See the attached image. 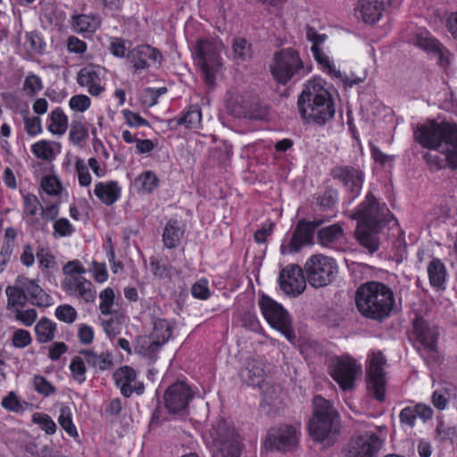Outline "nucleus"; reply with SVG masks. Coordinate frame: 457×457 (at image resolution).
<instances>
[{
	"label": "nucleus",
	"instance_id": "4c0bfd02",
	"mask_svg": "<svg viewBox=\"0 0 457 457\" xmlns=\"http://www.w3.org/2000/svg\"><path fill=\"white\" fill-rule=\"evenodd\" d=\"M429 282L434 287H442L446 278V269L441 260L435 258L428 266Z\"/></svg>",
	"mask_w": 457,
	"mask_h": 457
},
{
	"label": "nucleus",
	"instance_id": "c9c22d12",
	"mask_svg": "<svg viewBox=\"0 0 457 457\" xmlns=\"http://www.w3.org/2000/svg\"><path fill=\"white\" fill-rule=\"evenodd\" d=\"M71 24L78 33H92L99 27L100 20L96 15L77 14L71 17Z\"/></svg>",
	"mask_w": 457,
	"mask_h": 457
},
{
	"label": "nucleus",
	"instance_id": "2eb2a0df",
	"mask_svg": "<svg viewBox=\"0 0 457 457\" xmlns=\"http://www.w3.org/2000/svg\"><path fill=\"white\" fill-rule=\"evenodd\" d=\"M330 176L344 187L353 199L361 194L365 173L359 165H337L331 170Z\"/></svg>",
	"mask_w": 457,
	"mask_h": 457
},
{
	"label": "nucleus",
	"instance_id": "e2e57ef3",
	"mask_svg": "<svg viewBox=\"0 0 457 457\" xmlns=\"http://www.w3.org/2000/svg\"><path fill=\"white\" fill-rule=\"evenodd\" d=\"M75 169L78 173L79 183L81 187H87L91 184V175L88 167L82 159H78L75 162Z\"/></svg>",
	"mask_w": 457,
	"mask_h": 457
},
{
	"label": "nucleus",
	"instance_id": "79ce46f5",
	"mask_svg": "<svg viewBox=\"0 0 457 457\" xmlns=\"http://www.w3.org/2000/svg\"><path fill=\"white\" fill-rule=\"evenodd\" d=\"M311 52L314 60L321 66L323 71H326L330 76L334 77L336 74L340 75V71L337 70L335 64L330 61L329 57L322 51L320 46L312 45Z\"/></svg>",
	"mask_w": 457,
	"mask_h": 457
},
{
	"label": "nucleus",
	"instance_id": "6ab92c4d",
	"mask_svg": "<svg viewBox=\"0 0 457 457\" xmlns=\"http://www.w3.org/2000/svg\"><path fill=\"white\" fill-rule=\"evenodd\" d=\"M361 372V366L353 359L345 357L337 361L331 377L344 391H348L354 387V382Z\"/></svg>",
	"mask_w": 457,
	"mask_h": 457
},
{
	"label": "nucleus",
	"instance_id": "5701e85b",
	"mask_svg": "<svg viewBox=\"0 0 457 457\" xmlns=\"http://www.w3.org/2000/svg\"><path fill=\"white\" fill-rule=\"evenodd\" d=\"M403 0H359L356 12H359L361 20L367 24L378 22L386 10L387 4L398 5Z\"/></svg>",
	"mask_w": 457,
	"mask_h": 457
},
{
	"label": "nucleus",
	"instance_id": "9d476101",
	"mask_svg": "<svg viewBox=\"0 0 457 457\" xmlns=\"http://www.w3.org/2000/svg\"><path fill=\"white\" fill-rule=\"evenodd\" d=\"M410 338L412 340L414 348L421 355L432 356L437 352L439 328L436 324L422 317H417L413 320Z\"/></svg>",
	"mask_w": 457,
	"mask_h": 457
},
{
	"label": "nucleus",
	"instance_id": "b1692460",
	"mask_svg": "<svg viewBox=\"0 0 457 457\" xmlns=\"http://www.w3.org/2000/svg\"><path fill=\"white\" fill-rule=\"evenodd\" d=\"M116 386L120 388L121 395L124 397H129L133 393L141 395L144 392V385L142 383H136L137 372L129 366H122L118 369L114 374Z\"/></svg>",
	"mask_w": 457,
	"mask_h": 457
},
{
	"label": "nucleus",
	"instance_id": "20e7f679",
	"mask_svg": "<svg viewBox=\"0 0 457 457\" xmlns=\"http://www.w3.org/2000/svg\"><path fill=\"white\" fill-rule=\"evenodd\" d=\"M312 408V416L308 422L310 436L319 442L337 436L341 430V420L333 404L321 395H315Z\"/></svg>",
	"mask_w": 457,
	"mask_h": 457
},
{
	"label": "nucleus",
	"instance_id": "0eeeda50",
	"mask_svg": "<svg viewBox=\"0 0 457 457\" xmlns=\"http://www.w3.org/2000/svg\"><path fill=\"white\" fill-rule=\"evenodd\" d=\"M64 278L62 287L71 296L83 299L86 303H92L96 299V290L93 284L83 277L86 269L79 260L68 262L62 267Z\"/></svg>",
	"mask_w": 457,
	"mask_h": 457
},
{
	"label": "nucleus",
	"instance_id": "aec40b11",
	"mask_svg": "<svg viewBox=\"0 0 457 457\" xmlns=\"http://www.w3.org/2000/svg\"><path fill=\"white\" fill-rule=\"evenodd\" d=\"M280 289L289 296L301 295L306 287V280L303 270L296 264H290L283 268L278 276Z\"/></svg>",
	"mask_w": 457,
	"mask_h": 457
},
{
	"label": "nucleus",
	"instance_id": "0e129e2a",
	"mask_svg": "<svg viewBox=\"0 0 457 457\" xmlns=\"http://www.w3.org/2000/svg\"><path fill=\"white\" fill-rule=\"evenodd\" d=\"M32 338L28 330L19 328L12 336V344L16 348H25L31 344Z\"/></svg>",
	"mask_w": 457,
	"mask_h": 457
},
{
	"label": "nucleus",
	"instance_id": "f3484780",
	"mask_svg": "<svg viewBox=\"0 0 457 457\" xmlns=\"http://www.w3.org/2000/svg\"><path fill=\"white\" fill-rule=\"evenodd\" d=\"M300 431L295 426L282 424L271 428L266 436L265 447L270 450L287 452L293 450L298 444Z\"/></svg>",
	"mask_w": 457,
	"mask_h": 457
},
{
	"label": "nucleus",
	"instance_id": "3c124183",
	"mask_svg": "<svg viewBox=\"0 0 457 457\" xmlns=\"http://www.w3.org/2000/svg\"><path fill=\"white\" fill-rule=\"evenodd\" d=\"M32 422L38 425L47 435H53L56 432L57 426L48 414L36 412L32 415Z\"/></svg>",
	"mask_w": 457,
	"mask_h": 457
},
{
	"label": "nucleus",
	"instance_id": "bb28decb",
	"mask_svg": "<svg viewBox=\"0 0 457 457\" xmlns=\"http://www.w3.org/2000/svg\"><path fill=\"white\" fill-rule=\"evenodd\" d=\"M383 225L357 223L355 237L361 245L370 253H375L379 247L378 233Z\"/></svg>",
	"mask_w": 457,
	"mask_h": 457
},
{
	"label": "nucleus",
	"instance_id": "680f3d73",
	"mask_svg": "<svg viewBox=\"0 0 457 457\" xmlns=\"http://www.w3.org/2000/svg\"><path fill=\"white\" fill-rule=\"evenodd\" d=\"M35 390L44 396H49L54 393V386L43 376L36 375L33 378Z\"/></svg>",
	"mask_w": 457,
	"mask_h": 457
},
{
	"label": "nucleus",
	"instance_id": "cd10ccee",
	"mask_svg": "<svg viewBox=\"0 0 457 457\" xmlns=\"http://www.w3.org/2000/svg\"><path fill=\"white\" fill-rule=\"evenodd\" d=\"M415 45L428 53L436 54L441 66L445 67L449 64V52L428 32L418 34L415 38Z\"/></svg>",
	"mask_w": 457,
	"mask_h": 457
},
{
	"label": "nucleus",
	"instance_id": "473e14b6",
	"mask_svg": "<svg viewBox=\"0 0 457 457\" xmlns=\"http://www.w3.org/2000/svg\"><path fill=\"white\" fill-rule=\"evenodd\" d=\"M184 235V228L180 226L179 220H170L163 229L162 242L166 248L172 249L177 247L181 237Z\"/></svg>",
	"mask_w": 457,
	"mask_h": 457
},
{
	"label": "nucleus",
	"instance_id": "dca6fc26",
	"mask_svg": "<svg viewBox=\"0 0 457 457\" xmlns=\"http://www.w3.org/2000/svg\"><path fill=\"white\" fill-rule=\"evenodd\" d=\"M195 395L189 385L185 382H176L164 393L165 408L170 413L184 416L188 413V405Z\"/></svg>",
	"mask_w": 457,
	"mask_h": 457
},
{
	"label": "nucleus",
	"instance_id": "69168bd1",
	"mask_svg": "<svg viewBox=\"0 0 457 457\" xmlns=\"http://www.w3.org/2000/svg\"><path fill=\"white\" fill-rule=\"evenodd\" d=\"M43 190L50 195H57L62 190L60 181L54 176L44 177L41 181Z\"/></svg>",
	"mask_w": 457,
	"mask_h": 457
},
{
	"label": "nucleus",
	"instance_id": "bf43d9fd",
	"mask_svg": "<svg viewBox=\"0 0 457 457\" xmlns=\"http://www.w3.org/2000/svg\"><path fill=\"white\" fill-rule=\"evenodd\" d=\"M101 300L99 304V310L103 314L108 315L112 312V306L114 301V292L112 288L107 287L104 289L100 295Z\"/></svg>",
	"mask_w": 457,
	"mask_h": 457
},
{
	"label": "nucleus",
	"instance_id": "2f4dec72",
	"mask_svg": "<svg viewBox=\"0 0 457 457\" xmlns=\"http://www.w3.org/2000/svg\"><path fill=\"white\" fill-rule=\"evenodd\" d=\"M26 282L27 293L29 295V302L38 307L46 308L54 303L53 297L48 295L35 280L23 279Z\"/></svg>",
	"mask_w": 457,
	"mask_h": 457
},
{
	"label": "nucleus",
	"instance_id": "6e6d98bb",
	"mask_svg": "<svg viewBox=\"0 0 457 457\" xmlns=\"http://www.w3.org/2000/svg\"><path fill=\"white\" fill-rule=\"evenodd\" d=\"M36 256L37 258L38 266L42 272H45L49 269L54 268V266L55 265L54 257L47 248H38Z\"/></svg>",
	"mask_w": 457,
	"mask_h": 457
},
{
	"label": "nucleus",
	"instance_id": "5fc2aeb1",
	"mask_svg": "<svg viewBox=\"0 0 457 457\" xmlns=\"http://www.w3.org/2000/svg\"><path fill=\"white\" fill-rule=\"evenodd\" d=\"M43 89V82L39 76L29 73L26 76L23 83V90L27 95L32 96Z\"/></svg>",
	"mask_w": 457,
	"mask_h": 457
},
{
	"label": "nucleus",
	"instance_id": "6e6552de",
	"mask_svg": "<svg viewBox=\"0 0 457 457\" xmlns=\"http://www.w3.org/2000/svg\"><path fill=\"white\" fill-rule=\"evenodd\" d=\"M210 437L213 457H240L237 435L225 420H220L212 426Z\"/></svg>",
	"mask_w": 457,
	"mask_h": 457
},
{
	"label": "nucleus",
	"instance_id": "a211bd4d",
	"mask_svg": "<svg viewBox=\"0 0 457 457\" xmlns=\"http://www.w3.org/2000/svg\"><path fill=\"white\" fill-rule=\"evenodd\" d=\"M382 444V440L376 433L367 431L352 438L346 455L350 457H377Z\"/></svg>",
	"mask_w": 457,
	"mask_h": 457
},
{
	"label": "nucleus",
	"instance_id": "f03ea898",
	"mask_svg": "<svg viewBox=\"0 0 457 457\" xmlns=\"http://www.w3.org/2000/svg\"><path fill=\"white\" fill-rule=\"evenodd\" d=\"M301 117L308 123L324 126L336 113L331 94L320 80L310 79L304 85L297 99Z\"/></svg>",
	"mask_w": 457,
	"mask_h": 457
},
{
	"label": "nucleus",
	"instance_id": "412c9836",
	"mask_svg": "<svg viewBox=\"0 0 457 457\" xmlns=\"http://www.w3.org/2000/svg\"><path fill=\"white\" fill-rule=\"evenodd\" d=\"M161 59V53L149 45L137 46L127 54V61L134 69V73L148 69L152 63L160 62Z\"/></svg>",
	"mask_w": 457,
	"mask_h": 457
},
{
	"label": "nucleus",
	"instance_id": "49530a36",
	"mask_svg": "<svg viewBox=\"0 0 457 457\" xmlns=\"http://www.w3.org/2000/svg\"><path fill=\"white\" fill-rule=\"evenodd\" d=\"M58 422L70 436H78L76 427L72 421V412L69 406L65 405L61 407Z\"/></svg>",
	"mask_w": 457,
	"mask_h": 457
},
{
	"label": "nucleus",
	"instance_id": "f704fd0d",
	"mask_svg": "<svg viewBox=\"0 0 457 457\" xmlns=\"http://www.w3.org/2000/svg\"><path fill=\"white\" fill-rule=\"evenodd\" d=\"M80 355H83L87 363L95 370H106L112 366V354L108 352L97 353L92 350H81Z\"/></svg>",
	"mask_w": 457,
	"mask_h": 457
},
{
	"label": "nucleus",
	"instance_id": "8fccbe9b",
	"mask_svg": "<svg viewBox=\"0 0 457 457\" xmlns=\"http://www.w3.org/2000/svg\"><path fill=\"white\" fill-rule=\"evenodd\" d=\"M436 431L440 442H449L452 445L457 443V428L455 427L449 426L443 421H439Z\"/></svg>",
	"mask_w": 457,
	"mask_h": 457
},
{
	"label": "nucleus",
	"instance_id": "f8f14e48",
	"mask_svg": "<svg viewBox=\"0 0 457 457\" xmlns=\"http://www.w3.org/2000/svg\"><path fill=\"white\" fill-rule=\"evenodd\" d=\"M389 210L385 204H380L375 195L369 192L357 208L349 214L357 223L385 225Z\"/></svg>",
	"mask_w": 457,
	"mask_h": 457
},
{
	"label": "nucleus",
	"instance_id": "39448f33",
	"mask_svg": "<svg viewBox=\"0 0 457 457\" xmlns=\"http://www.w3.org/2000/svg\"><path fill=\"white\" fill-rule=\"evenodd\" d=\"M272 79L286 86L293 79H301L312 71V66L304 63L300 53L294 47H286L273 54L270 64Z\"/></svg>",
	"mask_w": 457,
	"mask_h": 457
},
{
	"label": "nucleus",
	"instance_id": "4468645a",
	"mask_svg": "<svg viewBox=\"0 0 457 457\" xmlns=\"http://www.w3.org/2000/svg\"><path fill=\"white\" fill-rule=\"evenodd\" d=\"M329 220L328 217H315L312 220H300L287 245L282 244L280 252L282 254L297 253L303 245L311 244L316 228Z\"/></svg>",
	"mask_w": 457,
	"mask_h": 457
},
{
	"label": "nucleus",
	"instance_id": "423d86ee",
	"mask_svg": "<svg viewBox=\"0 0 457 457\" xmlns=\"http://www.w3.org/2000/svg\"><path fill=\"white\" fill-rule=\"evenodd\" d=\"M224 50L222 41L218 37L199 38L194 46L195 61L204 79L205 84L213 87L216 75L221 71Z\"/></svg>",
	"mask_w": 457,
	"mask_h": 457
},
{
	"label": "nucleus",
	"instance_id": "37998d69",
	"mask_svg": "<svg viewBox=\"0 0 457 457\" xmlns=\"http://www.w3.org/2000/svg\"><path fill=\"white\" fill-rule=\"evenodd\" d=\"M138 343L139 345L137 352L151 361H154L156 360L157 353L164 345L154 338L147 337H142Z\"/></svg>",
	"mask_w": 457,
	"mask_h": 457
},
{
	"label": "nucleus",
	"instance_id": "603ef678",
	"mask_svg": "<svg viewBox=\"0 0 457 457\" xmlns=\"http://www.w3.org/2000/svg\"><path fill=\"white\" fill-rule=\"evenodd\" d=\"M85 361V358H82L81 356H75L70 363L71 376L79 384L86 380L87 369Z\"/></svg>",
	"mask_w": 457,
	"mask_h": 457
},
{
	"label": "nucleus",
	"instance_id": "a878e982",
	"mask_svg": "<svg viewBox=\"0 0 457 457\" xmlns=\"http://www.w3.org/2000/svg\"><path fill=\"white\" fill-rule=\"evenodd\" d=\"M102 69L99 66L87 65L79 70L77 82L81 87H87L92 96H99L104 87L101 86Z\"/></svg>",
	"mask_w": 457,
	"mask_h": 457
},
{
	"label": "nucleus",
	"instance_id": "338daca9",
	"mask_svg": "<svg viewBox=\"0 0 457 457\" xmlns=\"http://www.w3.org/2000/svg\"><path fill=\"white\" fill-rule=\"evenodd\" d=\"M1 405L8 411L20 412L23 408L21 403L14 392H10L5 397L2 399Z\"/></svg>",
	"mask_w": 457,
	"mask_h": 457
},
{
	"label": "nucleus",
	"instance_id": "7c9ffc66",
	"mask_svg": "<svg viewBox=\"0 0 457 457\" xmlns=\"http://www.w3.org/2000/svg\"><path fill=\"white\" fill-rule=\"evenodd\" d=\"M121 188L116 181L98 182L94 194L104 204L112 205L120 197Z\"/></svg>",
	"mask_w": 457,
	"mask_h": 457
},
{
	"label": "nucleus",
	"instance_id": "c756f323",
	"mask_svg": "<svg viewBox=\"0 0 457 457\" xmlns=\"http://www.w3.org/2000/svg\"><path fill=\"white\" fill-rule=\"evenodd\" d=\"M262 399L261 403V411L267 415L275 414L279 409V394L280 388L277 386L270 385L269 382L262 386Z\"/></svg>",
	"mask_w": 457,
	"mask_h": 457
},
{
	"label": "nucleus",
	"instance_id": "4d7b16f0",
	"mask_svg": "<svg viewBox=\"0 0 457 457\" xmlns=\"http://www.w3.org/2000/svg\"><path fill=\"white\" fill-rule=\"evenodd\" d=\"M16 320L26 327H30L37 318V312L35 309L22 310L21 308L12 311Z\"/></svg>",
	"mask_w": 457,
	"mask_h": 457
},
{
	"label": "nucleus",
	"instance_id": "774afa93",
	"mask_svg": "<svg viewBox=\"0 0 457 457\" xmlns=\"http://www.w3.org/2000/svg\"><path fill=\"white\" fill-rule=\"evenodd\" d=\"M191 294L195 298L206 300L210 296V289L207 279L202 278L196 281L192 288Z\"/></svg>",
	"mask_w": 457,
	"mask_h": 457
},
{
	"label": "nucleus",
	"instance_id": "4be33fe9",
	"mask_svg": "<svg viewBox=\"0 0 457 457\" xmlns=\"http://www.w3.org/2000/svg\"><path fill=\"white\" fill-rule=\"evenodd\" d=\"M265 363L262 359H247L239 371L241 381L253 387L262 388L266 381Z\"/></svg>",
	"mask_w": 457,
	"mask_h": 457
},
{
	"label": "nucleus",
	"instance_id": "f257e3e1",
	"mask_svg": "<svg viewBox=\"0 0 457 457\" xmlns=\"http://www.w3.org/2000/svg\"><path fill=\"white\" fill-rule=\"evenodd\" d=\"M414 139L425 148L437 151L445 157L447 167L457 170V124L428 120L418 124Z\"/></svg>",
	"mask_w": 457,
	"mask_h": 457
},
{
	"label": "nucleus",
	"instance_id": "9b49d317",
	"mask_svg": "<svg viewBox=\"0 0 457 457\" xmlns=\"http://www.w3.org/2000/svg\"><path fill=\"white\" fill-rule=\"evenodd\" d=\"M259 305L268 323L279 331L289 342H293L295 335L287 310L280 303L265 295L260 299Z\"/></svg>",
	"mask_w": 457,
	"mask_h": 457
},
{
	"label": "nucleus",
	"instance_id": "ddd939ff",
	"mask_svg": "<svg viewBox=\"0 0 457 457\" xmlns=\"http://www.w3.org/2000/svg\"><path fill=\"white\" fill-rule=\"evenodd\" d=\"M368 387L372 392L373 396L382 402L385 399V365L386 360L381 351H372L368 355Z\"/></svg>",
	"mask_w": 457,
	"mask_h": 457
},
{
	"label": "nucleus",
	"instance_id": "a19ab883",
	"mask_svg": "<svg viewBox=\"0 0 457 457\" xmlns=\"http://www.w3.org/2000/svg\"><path fill=\"white\" fill-rule=\"evenodd\" d=\"M159 186V179L156 174L151 170L143 172L135 179V187L138 192L152 193Z\"/></svg>",
	"mask_w": 457,
	"mask_h": 457
},
{
	"label": "nucleus",
	"instance_id": "13d9d810",
	"mask_svg": "<svg viewBox=\"0 0 457 457\" xmlns=\"http://www.w3.org/2000/svg\"><path fill=\"white\" fill-rule=\"evenodd\" d=\"M42 209L37 197L33 194H28L23 196V212L27 216L35 217L38 210Z\"/></svg>",
	"mask_w": 457,
	"mask_h": 457
},
{
	"label": "nucleus",
	"instance_id": "052dcab7",
	"mask_svg": "<svg viewBox=\"0 0 457 457\" xmlns=\"http://www.w3.org/2000/svg\"><path fill=\"white\" fill-rule=\"evenodd\" d=\"M32 153L42 160H50L54 155V150L50 143L45 140L38 141L32 145Z\"/></svg>",
	"mask_w": 457,
	"mask_h": 457
},
{
	"label": "nucleus",
	"instance_id": "58836bf2",
	"mask_svg": "<svg viewBox=\"0 0 457 457\" xmlns=\"http://www.w3.org/2000/svg\"><path fill=\"white\" fill-rule=\"evenodd\" d=\"M48 130L54 135H63L68 128V117L62 108H55L50 114Z\"/></svg>",
	"mask_w": 457,
	"mask_h": 457
},
{
	"label": "nucleus",
	"instance_id": "1a4fd4ad",
	"mask_svg": "<svg viewBox=\"0 0 457 457\" xmlns=\"http://www.w3.org/2000/svg\"><path fill=\"white\" fill-rule=\"evenodd\" d=\"M304 270L307 281L315 288L328 286L337 274L335 260L323 254H314L310 257L304 265Z\"/></svg>",
	"mask_w": 457,
	"mask_h": 457
},
{
	"label": "nucleus",
	"instance_id": "e433bc0d",
	"mask_svg": "<svg viewBox=\"0 0 457 457\" xmlns=\"http://www.w3.org/2000/svg\"><path fill=\"white\" fill-rule=\"evenodd\" d=\"M56 323L52 320L43 317L35 325L37 340L39 343H48L54 338Z\"/></svg>",
	"mask_w": 457,
	"mask_h": 457
},
{
	"label": "nucleus",
	"instance_id": "7ed1b4c3",
	"mask_svg": "<svg viewBox=\"0 0 457 457\" xmlns=\"http://www.w3.org/2000/svg\"><path fill=\"white\" fill-rule=\"evenodd\" d=\"M355 303L363 317L381 322L390 317L395 308V293L383 282L368 281L358 287Z\"/></svg>",
	"mask_w": 457,
	"mask_h": 457
},
{
	"label": "nucleus",
	"instance_id": "a18cd8bd",
	"mask_svg": "<svg viewBox=\"0 0 457 457\" xmlns=\"http://www.w3.org/2000/svg\"><path fill=\"white\" fill-rule=\"evenodd\" d=\"M202 120L201 109L197 105H190L181 116L182 126L186 129H198Z\"/></svg>",
	"mask_w": 457,
	"mask_h": 457
},
{
	"label": "nucleus",
	"instance_id": "c85d7f7f",
	"mask_svg": "<svg viewBox=\"0 0 457 457\" xmlns=\"http://www.w3.org/2000/svg\"><path fill=\"white\" fill-rule=\"evenodd\" d=\"M23 279H28L25 277H19L13 286H8L5 289L7 296V309L13 311L18 308H22L29 302V295L25 286L26 282Z\"/></svg>",
	"mask_w": 457,
	"mask_h": 457
},
{
	"label": "nucleus",
	"instance_id": "de8ad7c7",
	"mask_svg": "<svg viewBox=\"0 0 457 457\" xmlns=\"http://www.w3.org/2000/svg\"><path fill=\"white\" fill-rule=\"evenodd\" d=\"M149 262L152 273L159 278H170L176 271L174 267L163 263L154 256L150 257Z\"/></svg>",
	"mask_w": 457,
	"mask_h": 457
},
{
	"label": "nucleus",
	"instance_id": "864d4df0",
	"mask_svg": "<svg viewBox=\"0 0 457 457\" xmlns=\"http://www.w3.org/2000/svg\"><path fill=\"white\" fill-rule=\"evenodd\" d=\"M54 315L59 320L71 324L76 320L78 312L73 306L62 304L55 309Z\"/></svg>",
	"mask_w": 457,
	"mask_h": 457
},
{
	"label": "nucleus",
	"instance_id": "ea45409f",
	"mask_svg": "<svg viewBox=\"0 0 457 457\" xmlns=\"http://www.w3.org/2000/svg\"><path fill=\"white\" fill-rule=\"evenodd\" d=\"M172 324L166 319H156L154 321V328L151 333V338H154L161 344H166L172 335Z\"/></svg>",
	"mask_w": 457,
	"mask_h": 457
},
{
	"label": "nucleus",
	"instance_id": "393cba45",
	"mask_svg": "<svg viewBox=\"0 0 457 457\" xmlns=\"http://www.w3.org/2000/svg\"><path fill=\"white\" fill-rule=\"evenodd\" d=\"M433 410L424 403H417L404 407L399 413V420L403 428L412 429L416 420H420L423 423L431 420Z\"/></svg>",
	"mask_w": 457,
	"mask_h": 457
},
{
	"label": "nucleus",
	"instance_id": "09e8293b",
	"mask_svg": "<svg viewBox=\"0 0 457 457\" xmlns=\"http://www.w3.org/2000/svg\"><path fill=\"white\" fill-rule=\"evenodd\" d=\"M53 228V237L54 238L70 237L75 232V227L67 218H59L55 220Z\"/></svg>",
	"mask_w": 457,
	"mask_h": 457
},
{
	"label": "nucleus",
	"instance_id": "72a5a7b5",
	"mask_svg": "<svg viewBox=\"0 0 457 457\" xmlns=\"http://www.w3.org/2000/svg\"><path fill=\"white\" fill-rule=\"evenodd\" d=\"M344 238V230L339 224H333L320 228L317 233L318 243L324 247L333 245Z\"/></svg>",
	"mask_w": 457,
	"mask_h": 457
},
{
	"label": "nucleus",
	"instance_id": "c03bdc74",
	"mask_svg": "<svg viewBox=\"0 0 457 457\" xmlns=\"http://www.w3.org/2000/svg\"><path fill=\"white\" fill-rule=\"evenodd\" d=\"M233 58L236 62H245L251 58V44L243 37H237L232 44Z\"/></svg>",
	"mask_w": 457,
	"mask_h": 457
}]
</instances>
